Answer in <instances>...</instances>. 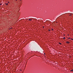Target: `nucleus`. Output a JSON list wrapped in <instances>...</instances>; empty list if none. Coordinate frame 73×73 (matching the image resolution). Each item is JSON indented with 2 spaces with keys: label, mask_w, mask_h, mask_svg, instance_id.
Here are the masks:
<instances>
[{
  "label": "nucleus",
  "mask_w": 73,
  "mask_h": 73,
  "mask_svg": "<svg viewBox=\"0 0 73 73\" xmlns=\"http://www.w3.org/2000/svg\"><path fill=\"white\" fill-rule=\"evenodd\" d=\"M66 42V43H68V44H69V43H70V42Z\"/></svg>",
  "instance_id": "1"
},
{
  "label": "nucleus",
  "mask_w": 73,
  "mask_h": 73,
  "mask_svg": "<svg viewBox=\"0 0 73 73\" xmlns=\"http://www.w3.org/2000/svg\"><path fill=\"white\" fill-rule=\"evenodd\" d=\"M32 20V19H29V20H30L31 21V20Z\"/></svg>",
  "instance_id": "2"
},
{
  "label": "nucleus",
  "mask_w": 73,
  "mask_h": 73,
  "mask_svg": "<svg viewBox=\"0 0 73 73\" xmlns=\"http://www.w3.org/2000/svg\"><path fill=\"white\" fill-rule=\"evenodd\" d=\"M63 39H65V37H64L63 38Z\"/></svg>",
  "instance_id": "3"
},
{
  "label": "nucleus",
  "mask_w": 73,
  "mask_h": 73,
  "mask_svg": "<svg viewBox=\"0 0 73 73\" xmlns=\"http://www.w3.org/2000/svg\"><path fill=\"white\" fill-rule=\"evenodd\" d=\"M6 4V5H7L8 4V3H7Z\"/></svg>",
  "instance_id": "4"
},
{
  "label": "nucleus",
  "mask_w": 73,
  "mask_h": 73,
  "mask_svg": "<svg viewBox=\"0 0 73 73\" xmlns=\"http://www.w3.org/2000/svg\"><path fill=\"white\" fill-rule=\"evenodd\" d=\"M59 44H60V45H61V43H59Z\"/></svg>",
  "instance_id": "5"
},
{
  "label": "nucleus",
  "mask_w": 73,
  "mask_h": 73,
  "mask_svg": "<svg viewBox=\"0 0 73 73\" xmlns=\"http://www.w3.org/2000/svg\"><path fill=\"white\" fill-rule=\"evenodd\" d=\"M70 71H73V70H70Z\"/></svg>",
  "instance_id": "6"
},
{
  "label": "nucleus",
  "mask_w": 73,
  "mask_h": 73,
  "mask_svg": "<svg viewBox=\"0 0 73 73\" xmlns=\"http://www.w3.org/2000/svg\"><path fill=\"white\" fill-rule=\"evenodd\" d=\"M71 39L72 40H73V39L71 38Z\"/></svg>",
  "instance_id": "7"
},
{
  "label": "nucleus",
  "mask_w": 73,
  "mask_h": 73,
  "mask_svg": "<svg viewBox=\"0 0 73 73\" xmlns=\"http://www.w3.org/2000/svg\"><path fill=\"white\" fill-rule=\"evenodd\" d=\"M69 16H72V15H69Z\"/></svg>",
  "instance_id": "8"
},
{
  "label": "nucleus",
  "mask_w": 73,
  "mask_h": 73,
  "mask_svg": "<svg viewBox=\"0 0 73 73\" xmlns=\"http://www.w3.org/2000/svg\"><path fill=\"white\" fill-rule=\"evenodd\" d=\"M70 38H68V39H70Z\"/></svg>",
  "instance_id": "9"
},
{
  "label": "nucleus",
  "mask_w": 73,
  "mask_h": 73,
  "mask_svg": "<svg viewBox=\"0 0 73 73\" xmlns=\"http://www.w3.org/2000/svg\"><path fill=\"white\" fill-rule=\"evenodd\" d=\"M52 31H53V29H52Z\"/></svg>",
  "instance_id": "10"
},
{
  "label": "nucleus",
  "mask_w": 73,
  "mask_h": 73,
  "mask_svg": "<svg viewBox=\"0 0 73 73\" xmlns=\"http://www.w3.org/2000/svg\"><path fill=\"white\" fill-rule=\"evenodd\" d=\"M8 3H9V2H8Z\"/></svg>",
  "instance_id": "11"
},
{
  "label": "nucleus",
  "mask_w": 73,
  "mask_h": 73,
  "mask_svg": "<svg viewBox=\"0 0 73 73\" xmlns=\"http://www.w3.org/2000/svg\"><path fill=\"white\" fill-rule=\"evenodd\" d=\"M43 28H44V27H43Z\"/></svg>",
  "instance_id": "12"
},
{
  "label": "nucleus",
  "mask_w": 73,
  "mask_h": 73,
  "mask_svg": "<svg viewBox=\"0 0 73 73\" xmlns=\"http://www.w3.org/2000/svg\"><path fill=\"white\" fill-rule=\"evenodd\" d=\"M11 28L10 29H11Z\"/></svg>",
  "instance_id": "13"
},
{
  "label": "nucleus",
  "mask_w": 73,
  "mask_h": 73,
  "mask_svg": "<svg viewBox=\"0 0 73 73\" xmlns=\"http://www.w3.org/2000/svg\"><path fill=\"white\" fill-rule=\"evenodd\" d=\"M1 5V4H0V5Z\"/></svg>",
  "instance_id": "14"
},
{
  "label": "nucleus",
  "mask_w": 73,
  "mask_h": 73,
  "mask_svg": "<svg viewBox=\"0 0 73 73\" xmlns=\"http://www.w3.org/2000/svg\"><path fill=\"white\" fill-rule=\"evenodd\" d=\"M49 31H50V30H49Z\"/></svg>",
  "instance_id": "15"
},
{
  "label": "nucleus",
  "mask_w": 73,
  "mask_h": 73,
  "mask_svg": "<svg viewBox=\"0 0 73 73\" xmlns=\"http://www.w3.org/2000/svg\"><path fill=\"white\" fill-rule=\"evenodd\" d=\"M68 35V36H69V35Z\"/></svg>",
  "instance_id": "16"
},
{
  "label": "nucleus",
  "mask_w": 73,
  "mask_h": 73,
  "mask_svg": "<svg viewBox=\"0 0 73 73\" xmlns=\"http://www.w3.org/2000/svg\"><path fill=\"white\" fill-rule=\"evenodd\" d=\"M20 1H21V0H20Z\"/></svg>",
  "instance_id": "17"
},
{
  "label": "nucleus",
  "mask_w": 73,
  "mask_h": 73,
  "mask_svg": "<svg viewBox=\"0 0 73 73\" xmlns=\"http://www.w3.org/2000/svg\"><path fill=\"white\" fill-rule=\"evenodd\" d=\"M16 1H17V0H16Z\"/></svg>",
  "instance_id": "18"
},
{
  "label": "nucleus",
  "mask_w": 73,
  "mask_h": 73,
  "mask_svg": "<svg viewBox=\"0 0 73 73\" xmlns=\"http://www.w3.org/2000/svg\"><path fill=\"white\" fill-rule=\"evenodd\" d=\"M36 19V20H37V19Z\"/></svg>",
  "instance_id": "19"
}]
</instances>
